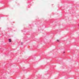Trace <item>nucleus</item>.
Listing matches in <instances>:
<instances>
[{
    "mask_svg": "<svg viewBox=\"0 0 79 79\" xmlns=\"http://www.w3.org/2000/svg\"><path fill=\"white\" fill-rule=\"evenodd\" d=\"M9 42H11V40L10 39H9Z\"/></svg>",
    "mask_w": 79,
    "mask_h": 79,
    "instance_id": "f257e3e1",
    "label": "nucleus"
},
{
    "mask_svg": "<svg viewBox=\"0 0 79 79\" xmlns=\"http://www.w3.org/2000/svg\"><path fill=\"white\" fill-rule=\"evenodd\" d=\"M57 42H60V41H59V40H57Z\"/></svg>",
    "mask_w": 79,
    "mask_h": 79,
    "instance_id": "f03ea898",
    "label": "nucleus"
},
{
    "mask_svg": "<svg viewBox=\"0 0 79 79\" xmlns=\"http://www.w3.org/2000/svg\"><path fill=\"white\" fill-rule=\"evenodd\" d=\"M22 44H23V43H22Z\"/></svg>",
    "mask_w": 79,
    "mask_h": 79,
    "instance_id": "20e7f679",
    "label": "nucleus"
},
{
    "mask_svg": "<svg viewBox=\"0 0 79 79\" xmlns=\"http://www.w3.org/2000/svg\"><path fill=\"white\" fill-rule=\"evenodd\" d=\"M65 53V52H64V53Z\"/></svg>",
    "mask_w": 79,
    "mask_h": 79,
    "instance_id": "7ed1b4c3",
    "label": "nucleus"
}]
</instances>
